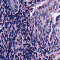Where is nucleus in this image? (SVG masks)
<instances>
[{
    "label": "nucleus",
    "mask_w": 60,
    "mask_h": 60,
    "mask_svg": "<svg viewBox=\"0 0 60 60\" xmlns=\"http://www.w3.org/2000/svg\"><path fill=\"white\" fill-rule=\"evenodd\" d=\"M35 25L36 26V27H37V22H35Z\"/></svg>",
    "instance_id": "obj_43"
},
{
    "label": "nucleus",
    "mask_w": 60,
    "mask_h": 60,
    "mask_svg": "<svg viewBox=\"0 0 60 60\" xmlns=\"http://www.w3.org/2000/svg\"><path fill=\"white\" fill-rule=\"evenodd\" d=\"M59 18L60 19V15H59L56 18V21H58V20H59L60 19H59Z\"/></svg>",
    "instance_id": "obj_13"
},
{
    "label": "nucleus",
    "mask_w": 60,
    "mask_h": 60,
    "mask_svg": "<svg viewBox=\"0 0 60 60\" xmlns=\"http://www.w3.org/2000/svg\"><path fill=\"white\" fill-rule=\"evenodd\" d=\"M22 4H23V5H24V1H23V0H21L20 2H21V3H22Z\"/></svg>",
    "instance_id": "obj_33"
},
{
    "label": "nucleus",
    "mask_w": 60,
    "mask_h": 60,
    "mask_svg": "<svg viewBox=\"0 0 60 60\" xmlns=\"http://www.w3.org/2000/svg\"><path fill=\"white\" fill-rule=\"evenodd\" d=\"M31 44H29V45H28V46H27V48H26L27 49H28V48H29L30 47H31Z\"/></svg>",
    "instance_id": "obj_26"
},
{
    "label": "nucleus",
    "mask_w": 60,
    "mask_h": 60,
    "mask_svg": "<svg viewBox=\"0 0 60 60\" xmlns=\"http://www.w3.org/2000/svg\"><path fill=\"white\" fill-rule=\"evenodd\" d=\"M37 42H38V44H41V43L40 42V41H38Z\"/></svg>",
    "instance_id": "obj_64"
},
{
    "label": "nucleus",
    "mask_w": 60,
    "mask_h": 60,
    "mask_svg": "<svg viewBox=\"0 0 60 60\" xmlns=\"http://www.w3.org/2000/svg\"><path fill=\"white\" fill-rule=\"evenodd\" d=\"M18 11L17 10H16L15 9H14V10H12V12H13L14 14V12H17V11Z\"/></svg>",
    "instance_id": "obj_15"
},
{
    "label": "nucleus",
    "mask_w": 60,
    "mask_h": 60,
    "mask_svg": "<svg viewBox=\"0 0 60 60\" xmlns=\"http://www.w3.org/2000/svg\"><path fill=\"white\" fill-rule=\"evenodd\" d=\"M46 34H48L49 36H48V35H47L46 36V38L47 39H48V38H49V35L48 34H47V33H46Z\"/></svg>",
    "instance_id": "obj_29"
},
{
    "label": "nucleus",
    "mask_w": 60,
    "mask_h": 60,
    "mask_svg": "<svg viewBox=\"0 0 60 60\" xmlns=\"http://www.w3.org/2000/svg\"><path fill=\"white\" fill-rule=\"evenodd\" d=\"M58 24H59V22L56 23L55 24V26H56L58 25Z\"/></svg>",
    "instance_id": "obj_61"
},
{
    "label": "nucleus",
    "mask_w": 60,
    "mask_h": 60,
    "mask_svg": "<svg viewBox=\"0 0 60 60\" xmlns=\"http://www.w3.org/2000/svg\"><path fill=\"white\" fill-rule=\"evenodd\" d=\"M1 8H0V11H2V9L3 10V12H4V8H3L2 7V5H1Z\"/></svg>",
    "instance_id": "obj_22"
},
{
    "label": "nucleus",
    "mask_w": 60,
    "mask_h": 60,
    "mask_svg": "<svg viewBox=\"0 0 60 60\" xmlns=\"http://www.w3.org/2000/svg\"><path fill=\"white\" fill-rule=\"evenodd\" d=\"M52 36H53L52 35H51V38H50V41H51V40H52Z\"/></svg>",
    "instance_id": "obj_28"
},
{
    "label": "nucleus",
    "mask_w": 60,
    "mask_h": 60,
    "mask_svg": "<svg viewBox=\"0 0 60 60\" xmlns=\"http://www.w3.org/2000/svg\"><path fill=\"white\" fill-rule=\"evenodd\" d=\"M6 33H4L5 34V37H6V38H8V33H7V31H6Z\"/></svg>",
    "instance_id": "obj_9"
},
{
    "label": "nucleus",
    "mask_w": 60,
    "mask_h": 60,
    "mask_svg": "<svg viewBox=\"0 0 60 60\" xmlns=\"http://www.w3.org/2000/svg\"><path fill=\"white\" fill-rule=\"evenodd\" d=\"M17 18L15 19V21H17V20H19V18Z\"/></svg>",
    "instance_id": "obj_47"
},
{
    "label": "nucleus",
    "mask_w": 60,
    "mask_h": 60,
    "mask_svg": "<svg viewBox=\"0 0 60 60\" xmlns=\"http://www.w3.org/2000/svg\"><path fill=\"white\" fill-rule=\"evenodd\" d=\"M5 27L6 29L8 28V24L6 23V22L5 23Z\"/></svg>",
    "instance_id": "obj_19"
},
{
    "label": "nucleus",
    "mask_w": 60,
    "mask_h": 60,
    "mask_svg": "<svg viewBox=\"0 0 60 60\" xmlns=\"http://www.w3.org/2000/svg\"><path fill=\"white\" fill-rule=\"evenodd\" d=\"M14 6L15 7L16 9H18V6H17L16 5H15Z\"/></svg>",
    "instance_id": "obj_31"
},
{
    "label": "nucleus",
    "mask_w": 60,
    "mask_h": 60,
    "mask_svg": "<svg viewBox=\"0 0 60 60\" xmlns=\"http://www.w3.org/2000/svg\"><path fill=\"white\" fill-rule=\"evenodd\" d=\"M19 50V51H21V52H22V50H21V47H18L16 49V53H17L18 52V50Z\"/></svg>",
    "instance_id": "obj_8"
},
{
    "label": "nucleus",
    "mask_w": 60,
    "mask_h": 60,
    "mask_svg": "<svg viewBox=\"0 0 60 60\" xmlns=\"http://www.w3.org/2000/svg\"><path fill=\"white\" fill-rule=\"evenodd\" d=\"M50 21V20H49V19L48 20H47L46 22V24L45 25V26H48V23H49Z\"/></svg>",
    "instance_id": "obj_17"
},
{
    "label": "nucleus",
    "mask_w": 60,
    "mask_h": 60,
    "mask_svg": "<svg viewBox=\"0 0 60 60\" xmlns=\"http://www.w3.org/2000/svg\"><path fill=\"white\" fill-rule=\"evenodd\" d=\"M3 16L4 17V20H5L6 19L5 18H7V14H6V15L4 13V14H3Z\"/></svg>",
    "instance_id": "obj_12"
},
{
    "label": "nucleus",
    "mask_w": 60,
    "mask_h": 60,
    "mask_svg": "<svg viewBox=\"0 0 60 60\" xmlns=\"http://www.w3.org/2000/svg\"><path fill=\"white\" fill-rule=\"evenodd\" d=\"M16 38L15 37H13V38H11V40L12 41H15L16 40Z\"/></svg>",
    "instance_id": "obj_21"
},
{
    "label": "nucleus",
    "mask_w": 60,
    "mask_h": 60,
    "mask_svg": "<svg viewBox=\"0 0 60 60\" xmlns=\"http://www.w3.org/2000/svg\"><path fill=\"white\" fill-rule=\"evenodd\" d=\"M9 45L8 46V48H11V42L9 43Z\"/></svg>",
    "instance_id": "obj_24"
},
{
    "label": "nucleus",
    "mask_w": 60,
    "mask_h": 60,
    "mask_svg": "<svg viewBox=\"0 0 60 60\" xmlns=\"http://www.w3.org/2000/svg\"><path fill=\"white\" fill-rule=\"evenodd\" d=\"M8 4H11V2L9 1V0H8Z\"/></svg>",
    "instance_id": "obj_63"
},
{
    "label": "nucleus",
    "mask_w": 60,
    "mask_h": 60,
    "mask_svg": "<svg viewBox=\"0 0 60 60\" xmlns=\"http://www.w3.org/2000/svg\"><path fill=\"white\" fill-rule=\"evenodd\" d=\"M6 59L7 60V59H8V56L6 55V57H5Z\"/></svg>",
    "instance_id": "obj_49"
},
{
    "label": "nucleus",
    "mask_w": 60,
    "mask_h": 60,
    "mask_svg": "<svg viewBox=\"0 0 60 60\" xmlns=\"http://www.w3.org/2000/svg\"><path fill=\"white\" fill-rule=\"evenodd\" d=\"M52 24V21H50V25H51L50 27V29L49 30L46 31V33L48 35H49V34L50 33V32H51V24Z\"/></svg>",
    "instance_id": "obj_3"
},
{
    "label": "nucleus",
    "mask_w": 60,
    "mask_h": 60,
    "mask_svg": "<svg viewBox=\"0 0 60 60\" xmlns=\"http://www.w3.org/2000/svg\"><path fill=\"white\" fill-rule=\"evenodd\" d=\"M4 47L5 48V49H6V53H7V52H8V51L7 50L8 49H7V47H6V46L5 45V47Z\"/></svg>",
    "instance_id": "obj_27"
},
{
    "label": "nucleus",
    "mask_w": 60,
    "mask_h": 60,
    "mask_svg": "<svg viewBox=\"0 0 60 60\" xmlns=\"http://www.w3.org/2000/svg\"><path fill=\"white\" fill-rule=\"evenodd\" d=\"M5 12L6 13V14L8 15V17L9 18H10V12L8 11V12H7V11H6Z\"/></svg>",
    "instance_id": "obj_10"
},
{
    "label": "nucleus",
    "mask_w": 60,
    "mask_h": 60,
    "mask_svg": "<svg viewBox=\"0 0 60 60\" xmlns=\"http://www.w3.org/2000/svg\"><path fill=\"white\" fill-rule=\"evenodd\" d=\"M35 39H36V41H38V39L37 38V37L36 36V38Z\"/></svg>",
    "instance_id": "obj_50"
},
{
    "label": "nucleus",
    "mask_w": 60,
    "mask_h": 60,
    "mask_svg": "<svg viewBox=\"0 0 60 60\" xmlns=\"http://www.w3.org/2000/svg\"><path fill=\"white\" fill-rule=\"evenodd\" d=\"M39 39H40L41 40V44L42 45V43L43 44V45L44 46V40H43V39L42 37H41V38L40 37V36H39Z\"/></svg>",
    "instance_id": "obj_6"
},
{
    "label": "nucleus",
    "mask_w": 60,
    "mask_h": 60,
    "mask_svg": "<svg viewBox=\"0 0 60 60\" xmlns=\"http://www.w3.org/2000/svg\"><path fill=\"white\" fill-rule=\"evenodd\" d=\"M22 23H20V24L19 25V27H22Z\"/></svg>",
    "instance_id": "obj_52"
},
{
    "label": "nucleus",
    "mask_w": 60,
    "mask_h": 60,
    "mask_svg": "<svg viewBox=\"0 0 60 60\" xmlns=\"http://www.w3.org/2000/svg\"><path fill=\"white\" fill-rule=\"evenodd\" d=\"M0 47H1V48H0V51L1 53H2V50L3 49L4 50V46H3V45L1 46Z\"/></svg>",
    "instance_id": "obj_11"
},
{
    "label": "nucleus",
    "mask_w": 60,
    "mask_h": 60,
    "mask_svg": "<svg viewBox=\"0 0 60 60\" xmlns=\"http://www.w3.org/2000/svg\"><path fill=\"white\" fill-rule=\"evenodd\" d=\"M21 54V53H20L19 54V53H18V55L19 56H20Z\"/></svg>",
    "instance_id": "obj_53"
},
{
    "label": "nucleus",
    "mask_w": 60,
    "mask_h": 60,
    "mask_svg": "<svg viewBox=\"0 0 60 60\" xmlns=\"http://www.w3.org/2000/svg\"><path fill=\"white\" fill-rule=\"evenodd\" d=\"M23 17L24 18H26V14L25 13V12H23Z\"/></svg>",
    "instance_id": "obj_20"
},
{
    "label": "nucleus",
    "mask_w": 60,
    "mask_h": 60,
    "mask_svg": "<svg viewBox=\"0 0 60 60\" xmlns=\"http://www.w3.org/2000/svg\"><path fill=\"white\" fill-rule=\"evenodd\" d=\"M26 60V57L25 56H24L23 58V60Z\"/></svg>",
    "instance_id": "obj_59"
},
{
    "label": "nucleus",
    "mask_w": 60,
    "mask_h": 60,
    "mask_svg": "<svg viewBox=\"0 0 60 60\" xmlns=\"http://www.w3.org/2000/svg\"><path fill=\"white\" fill-rule=\"evenodd\" d=\"M40 50L41 51V52H42V54H44V51L43 50H42L41 49H40Z\"/></svg>",
    "instance_id": "obj_37"
},
{
    "label": "nucleus",
    "mask_w": 60,
    "mask_h": 60,
    "mask_svg": "<svg viewBox=\"0 0 60 60\" xmlns=\"http://www.w3.org/2000/svg\"><path fill=\"white\" fill-rule=\"evenodd\" d=\"M56 26L55 25V24H53L52 26V27L53 28H53H55V27Z\"/></svg>",
    "instance_id": "obj_45"
},
{
    "label": "nucleus",
    "mask_w": 60,
    "mask_h": 60,
    "mask_svg": "<svg viewBox=\"0 0 60 60\" xmlns=\"http://www.w3.org/2000/svg\"><path fill=\"white\" fill-rule=\"evenodd\" d=\"M20 29L21 30V32L22 35V36H23L24 35H25L26 34V33L27 32V29L24 28L23 29H22L20 28Z\"/></svg>",
    "instance_id": "obj_2"
},
{
    "label": "nucleus",
    "mask_w": 60,
    "mask_h": 60,
    "mask_svg": "<svg viewBox=\"0 0 60 60\" xmlns=\"http://www.w3.org/2000/svg\"><path fill=\"white\" fill-rule=\"evenodd\" d=\"M23 47H24V48H25V47H26V45L25 44H24L23 45Z\"/></svg>",
    "instance_id": "obj_57"
},
{
    "label": "nucleus",
    "mask_w": 60,
    "mask_h": 60,
    "mask_svg": "<svg viewBox=\"0 0 60 60\" xmlns=\"http://www.w3.org/2000/svg\"><path fill=\"white\" fill-rule=\"evenodd\" d=\"M27 39H28V40H29L31 42V39L29 38V37L28 36V38H27Z\"/></svg>",
    "instance_id": "obj_30"
},
{
    "label": "nucleus",
    "mask_w": 60,
    "mask_h": 60,
    "mask_svg": "<svg viewBox=\"0 0 60 60\" xmlns=\"http://www.w3.org/2000/svg\"><path fill=\"white\" fill-rule=\"evenodd\" d=\"M14 55H12V60H13V59H14Z\"/></svg>",
    "instance_id": "obj_46"
},
{
    "label": "nucleus",
    "mask_w": 60,
    "mask_h": 60,
    "mask_svg": "<svg viewBox=\"0 0 60 60\" xmlns=\"http://www.w3.org/2000/svg\"><path fill=\"white\" fill-rule=\"evenodd\" d=\"M1 57L3 60H6L5 58L4 57V56H1Z\"/></svg>",
    "instance_id": "obj_16"
},
{
    "label": "nucleus",
    "mask_w": 60,
    "mask_h": 60,
    "mask_svg": "<svg viewBox=\"0 0 60 60\" xmlns=\"http://www.w3.org/2000/svg\"><path fill=\"white\" fill-rule=\"evenodd\" d=\"M43 36L44 37H45L46 36V32H43Z\"/></svg>",
    "instance_id": "obj_34"
},
{
    "label": "nucleus",
    "mask_w": 60,
    "mask_h": 60,
    "mask_svg": "<svg viewBox=\"0 0 60 60\" xmlns=\"http://www.w3.org/2000/svg\"><path fill=\"white\" fill-rule=\"evenodd\" d=\"M15 48H16L15 47H14V53H16V49H15Z\"/></svg>",
    "instance_id": "obj_41"
},
{
    "label": "nucleus",
    "mask_w": 60,
    "mask_h": 60,
    "mask_svg": "<svg viewBox=\"0 0 60 60\" xmlns=\"http://www.w3.org/2000/svg\"><path fill=\"white\" fill-rule=\"evenodd\" d=\"M23 27H22V28H25L26 27V24H24L23 25Z\"/></svg>",
    "instance_id": "obj_32"
},
{
    "label": "nucleus",
    "mask_w": 60,
    "mask_h": 60,
    "mask_svg": "<svg viewBox=\"0 0 60 60\" xmlns=\"http://www.w3.org/2000/svg\"><path fill=\"white\" fill-rule=\"evenodd\" d=\"M29 15H28V17H30L31 16V14H30V13H29Z\"/></svg>",
    "instance_id": "obj_56"
},
{
    "label": "nucleus",
    "mask_w": 60,
    "mask_h": 60,
    "mask_svg": "<svg viewBox=\"0 0 60 60\" xmlns=\"http://www.w3.org/2000/svg\"><path fill=\"white\" fill-rule=\"evenodd\" d=\"M47 49V52L48 53V54L49 55V50H48V48H47L46 49Z\"/></svg>",
    "instance_id": "obj_42"
},
{
    "label": "nucleus",
    "mask_w": 60,
    "mask_h": 60,
    "mask_svg": "<svg viewBox=\"0 0 60 60\" xmlns=\"http://www.w3.org/2000/svg\"><path fill=\"white\" fill-rule=\"evenodd\" d=\"M15 33H14L13 34L14 36V37H17V34H20V32L19 31V29H17L15 31Z\"/></svg>",
    "instance_id": "obj_4"
},
{
    "label": "nucleus",
    "mask_w": 60,
    "mask_h": 60,
    "mask_svg": "<svg viewBox=\"0 0 60 60\" xmlns=\"http://www.w3.org/2000/svg\"><path fill=\"white\" fill-rule=\"evenodd\" d=\"M20 10H19L18 12V13L16 14H14V15H12L11 16H10V19H12V18H13V17H16V18H19V17H21V16H20V15H22L23 14L21 13V12H20Z\"/></svg>",
    "instance_id": "obj_1"
},
{
    "label": "nucleus",
    "mask_w": 60,
    "mask_h": 60,
    "mask_svg": "<svg viewBox=\"0 0 60 60\" xmlns=\"http://www.w3.org/2000/svg\"><path fill=\"white\" fill-rule=\"evenodd\" d=\"M36 11H35V12H34V13L33 14V16H34L35 15V12H36Z\"/></svg>",
    "instance_id": "obj_39"
},
{
    "label": "nucleus",
    "mask_w": 60,
    "mask_h": 60,
    "mask_svg": "<svg viewBox=\"0 0 60 60\" xmlns=\"http://www.w3.org/2000/svg\"><path fill=\"white\" fill-rule=\"evenodd\" d=\"M19 23H21V20H19V21H17L16 22V23H16V24H17L18 23H19Z\"/></svg>",
    "instance_id": "obj_44"
},
{
    "label": "nucleus",
    "mask_w": 60,
    "mask_h": 60,
    "mask_svg": "<svg viewBox=\"0 0 60 60\" xmlns=\"http://www.w3.org/2000/svg\"><path fill=\"white\" fill-rule=\"evenodd\" d=\"M15 59H16V58H17V59H19V57L17 56V55H15Z\"/></svg>",
    "instance_id": "obj_23"
},
{
    "label": "nucleus",
    "mask_w": 60,
    "mask_h": 60,
    "mask_svg": "<svg viewBox=\"0 0 60 60\" xmlns=\"http://www.w3.org/2000/svg\"><path fill=\"white\" fill-rule=\"evenodd\" d=\"M7 56H8V59L7 60H11L10 59V58H9V55L8 54V53L7 54Z\"/></svg>",
    "instance_id": "obj_25"
},
{
    "label": "nucleus",
    "mask_w": 60,
    "mask_h": 60,
    "mask_svg": "<svg viewBox=\"0 0 60 60\" xmlns=\"http://www.w3.org/2000/svg\"><path fill=\"white\" fill-rule=\"evenodd\" d=\"M16 27L17 28H19V25H18V24H16Z\"/></svg>",
    "instance_id": "obj_51"
},
{
    "label": "nucleus",
    "mask_w": 60,
    "mask_h": 60,
    "mask_svg": "<svg viewBox=\"0 0 60 60\" xmlns=\"http://www.w3.org/2000/svg\"><path fill=\"white\" fill-rule=\"evenodd\" d=\"M29 35H30V36H31L30 37H33V34H29Z\"/></svg>",
    "instance_id": "obj_60"
},
{
    "label": "nucleus",
    "mask_w": 60,
    "mask_h": 60,
    "mask_svg": "<svg viewBox=\"0 0 60 60\" xmlns=\"http://www.w3.org/2000/svg\"><path fill=\"white\" fill-rule=\"evenodd\" d=\"M35 43H34V44H32V46H34V47H35L36 45H35Z\"/></svg>",
    "instance_id": "obj_40"
},
{
    "label": "nucleus",
    "mask_w": 60,
    "mask_h": 60,
    "mask_svg": "<svg viewBox=\"0 0 60 60\" xmlns=\"http://www.w3.org/2000/svg\"><path fill=\"white\" fill-rule=\"evenodd\" d=\"M8 49L9 50L8 51V53H7V55L8 54L9 55V54H10V53H11V51H12V49H11V48H8Z\"/></svg>",
    "instance_id": "obj_7"
},
{
    "label": "nucleus",
    "mask_w": 60,
    "mask_h": 60,
    "mask_svg": "<svg viewBox=\"0 0 60 60\" xmlns=\"http://www.w3.org/2000/svg\"><path fill=\"white\" fill-rule=\"evenodd\" d=\"M9 23L11 26H12V24H13V22H9Z\"/></svg>",
    "instance_id": "obj_55"
},
{
    "label": "nucleus",
    "mask_w": 60,
    "mask_h": 60,
    "mask_svg": "<svg viewBox=\"0 0 60 60\" xmlns=\"http://www.w3.org/2000/svg\"><path fill=\"white\" fill-rule=\"evenodd\" d=\"M12 54H11V56H10V57L11 59V60H12L11 58H12Z\"/></svg>",
    "instance_id": "obj_48"
},
{
    "label": "nucleus",
    "mask_w": 60,
    "mask_h": 60,
    "mask_svg": "<svg viewBox=\"0 0 60 60\" xmlns=\"http://www.w3.org/2000/svg\"><path fill=\"white\" fill-rule=\"evenodd\" d=\"M7 38V40H8V41H11V38Z\"/></svg>",
    "instance_id": "obj_35"
},
{
    "label": "nucleus",
    "mask_w": 60,
    "mask_h": 60,
    "mask_svg": "<svg viewBox=\"0 0 60 60\" xmlns=\"http://www.w3.org/2000/svg\"><path fill=\"white\" fill-rule=\"evenodd\" d=\"M2 14H3V11H1V13H0V18H2Z\"/></svg>",
    "instance_id": "obj_18"
},
{
    "label": "nucleus",
    "mask_w": 60,
    "mask_h": 60,
    "mask_svg": "<svg viewBox=\"0 0 60 60\" xmlns=\"http://www.w3.org/2000/svg\"><path fill=\"white\" fill-rule=\"evenodd\" d=\"M56 6V4H54V5L53 6V9H55V6Z\"/></svg>",
    "instance_id": "obj_54"
},
{
    "label": "nucleus",
    "mask_w": 60,
    "mask_h": 60,
    "mask_svg": "<svg viewBox=\"0 0 60 60\" xmlns=\"http://www.w3.org/2000/svg\"><path fill=\"white\" fill-rule=\"evenodd\" d=\"M27 10H26V11H25V13L26 14V15L27 14Z\"/></svg>",
    "instance_id": "obj_58"
},
{
    "label": "nucleus",
    "mask_w": 60,
    "mask_h": 60,
    "mask_svg": "<svg viewBox=\"0 0 60 60\" xmlns=\"http://www.w3.org/2000/svg\"><path fill=\"white\" fill-rule=\"evenodd\" d=\"M42 12L43 13L42 14V15H41V17H42V15L43 16H45V13H44V10H43L42 11Z\"/></svg>",
    "instance_id": "obj_14"
},
{
    "label": "nucleus",
    "mask_w": 60,
    "mask_h": 60,
    "mask_svg": "<svg viewBox=\"0 0 60 60\" xmlns=\"http://www.w3.org/2000/svg\"><path fill=\"white\" fill-rule=\"evenodd\" d=\"M7 2V1L6 0H5V1L4 0H3L2 1L3 3H4V4H6V6L5 7V8L6 10H9V6H7V3L6 2Z\"/></svg>",
    "instance_id": "obj_5"
},
{
    "label": "nucleus",
    "mask_w": 60,
    "mask_h": 60,
    "mask_svg": "<svg viewBox=\"0 0 60 60\" xmlns=\"http://www.w3.org/2000/svg\"><path fill=\"white\" fill-rule=\"evenodd\" d=\"M26 52V49H25V51L23 52V54L22 55L23 56H24V53H25V52Z\"/></svg>",
    "instance_id": "obj_36"
},
{
    "label": "nucleus",
    "mask_w": 60,
    "mask_h": 60,
    "mask_svg": "<svg viewBox=\"0 0 60 60\" xmlns=\"http://www.w3.org/2000/svg\"><path fill=\"white\" fill-rule=\"evenodd\" d=\"M18 38L19 39H20V40L22 41V37L20 36H19L18 37Z\"/></svg>",
    "instance_id": "obj_38"
},
{
    "label": "nucleus",
    "mask_w": 60,
    "mask_h": 60,
    "mask_svg": "<svg viewBox=\"0 0 60 60\" xmlns=\"http://www.w3.org/2000/svg\"><path fill=\"white\" fill-rule=\"evenodd\" d=\"M13 14L12 13V12H11V14L10 15V17L11 16V15H12Z\"/></svg>",
    "instance_id": "obj_62"
}]
</instances>
